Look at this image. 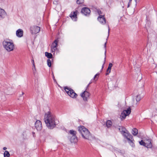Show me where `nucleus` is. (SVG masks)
Listing matches in <instances>:
<instances>
[{
	"label": "nucleus",
	"instance_id": "obj_22",
	"mask_svg": "<svg viewBox=\"0 0 157 157\" xmlns=\"http://www.w3.org/2000/svg\"><path fill=\"white\" fill-rule=\"evenodd\" d=\"M126 138H127L128 137L129 135H131L129 132L126 130L125 132L124 133L122 134Z\"/></svg>",
	"mask_w": 157,
	"mask_h": 157
},
{
	"label": "nucleus",
	"instance_id": "obj_9",
	"mask_svg": "<svg viewBox=\"0 0 157 157\" xmlns=\"http://www.w3.org/2000/svg\"><path fill=\"white\" fill-rule=\"evenodd\" d=\"M81 12L86 16H88L90 13V10L88 8L84 7L82 9Z\"/></svg>",
	"mask_w": 157,
	"mask_h": 157
},
{
	"label": "nucleus",
	"instance_id": "obj_26",
	"mask_svg": "<svg viewBox=\"0 0 157 157\" xmlns=\"http://www.w3.org/2000/svg\"><path fill=\"white\" fill-rule=\"evenodd\" d=\"M84 2V0H77V3L78 4H82Z\"/></svg>",
	"mask_w": 157,
	"mask_h": 157
},
{
	"label": "nucleus",
	"instance_id": "obj_20",
	"mask_svg": "<svg viewBox=\"0 0 157 157\" xmlns=\"http://www.w3.org/2000/svg\"><path fill=\"white\" fill-rule=\"evenodd\" d=\"M112 123L110 120H108L106 123V126L108 128H110L112 125Z\"/></svg>",
	"mask_w": 157,
	"mask_h": 157
},
{
	"label": "nucleus",
	"instance_id": "obj_7",
	"mask_svg": "<svg viewBox=\"0 0 157 157\" xmlns=\"http://www.w3.org/2000/svg\"><path fill=\"white\" fill-rule=\"evenodd\" d=\"M30 30L32 34H36L40 31V29L39 26H33L30 27Z\"/></svg>",
	"mask_w": 157,
	"mask_h": 157
},
{
	"label": "nucleus",
	"instance_id": "obj_13",
	"mask_svg": "<svg viewBox=\"0 0 157 157\" xmlns=\"http://www.w3.org/2000/svg\"><path fill=\"white\" fill-rule=\"evenodd\" d=\"M145 147L148 148H151L152 147L151 140V139L147 140L146 141Z\"/></svg>",
	"mask_w": 157,
	"mask_h": 157
},
{
	"label": "nucleus",
	"instance_id": "obj_2",
	"mask_svg": "<svg viewBox=\"0 0 157 157\" xmlns=\"http://www.w3.org/2000/svg\"><path fill=\"white\" fill-rule=\"evenodd\" d=\"M78 129L83 138L88 140H90L92 136L90 132L87 128L83 126H81L78 127Z\"/></svg>",
	"mask_w": 157,
	"mask_h": 157
},
{
	"label": "nucleus",
	"instance_id": "obj_3",
	"mask_svg": "<svg viewBox=\"0 0 157 157\" xmlns=\"http://www.w3.org/2000/svg\"><path fill=\"white\" fill-rule=\"evenodd\" d=\"M2 44L4 48L8 52L13 51L14 48V44L12 40L6 39L4 40Z\"/></svg>",
	"mask_w": 157,
	"mask_h": 157
},
{
	"label": "nucleus",
	"instance_id": "obj_4",
	"mask_svg": "<svg viewBox=\"0 0 157 157\" xmlns=\"http://www.w3.org/2000/svg\"><path fill=\"white\" fill-rule=\"evenodd\" d=\"M64 90L71 97L75 98L77 96V94L75 92L74 90L68 87H65Z\"/></svg>",
	"mask_w": 157,
	"mask_h": 157
},
{
	"label": "nucleus",
	"instance_id": "obj_17",
	"mask_svg": "<svg viewBox=\"0 0 157 157\" xmlns=\"http://www.w3.org/2000/svg\"><path fill=\"white\" fill-rule=\"evenodd\" d=\"M77 138L76 136H72L70 139V141L71 143H75L77 141Z\"/></svg>",
	"mask_w": 157,
	"mask_h": 157
},
{
	"label": "nucleus",
	"instance_id": "obj_12",
	"mask_svg": "<svg viewBox=\"0 0 157 157\" xmlns=\"http://www.w3.org/2000/svg\"><path fill=\"white\" fill-rule=\"evenodd\" d=\"M78 13V11L76 10L75 11L72 12L70 14V17L74 21H76L77 15Z\"/></svg>",
	"mask_w": 157,
	"mask_h": 157
},
{
	"label": "nucleus",
	"instance_id": "obj_16",
	"mask_svg": "<svg viewBox=\"0 0 157 157\" xmlns=\"http://www.w3.org/2000/svg\"><path fill=\"white\" fill-rule=\"evenodd\" d=\"M113 65L112 63H109V65L108 68L107 69V71H106V75H109V74L110 73L111 69Z\"/></svg>",
	"mask_w": 157,
	"mask_h": 157
},
{
	"label": "nucleus",
	"instance_id": "obj_1",
	"mask_svg": "<svg viewBox=\"0 0 157 157\" xmlns=\"http://www.w3.org/2000/svg\"><path fill=\"white\" fill-rule=\"evenodd\" d=\"M44 121L47 127L49 129H52L56 126L55 117L49 112L45 114Z\"/></svg>",
	"mask_w": 157,
	"mask_h": 157
},
{
	"label": "nucleus",
	"instance_id": "obj_23",
	"mask_svg": "<svg viewBox=\"0 0 157 157\" xmlns=\"http://www.w3.org/2000/svg\"><path fill=\"white\" fill-rule=\"evenodd\" d=\"M6 13L4 10L0 9V16L3 17V16L6 15Z\"/></svg>",
	"mask_w": 157,
	"mask_h": 157
},
{
	"label": "nucleus",
	"instance_id": "obj_14",
	"mask_svg": "<svg viewBox=\"0 0 157 157\" xmlns=\"http://www.w3.org/2000/svg\"><path fill=\"white\" fill-rule=\"evenodd\" d=\"M23 32L22 30L19 29L16 31V35L18 37H21L23 36Z\"/></svg>",
	"mask_w": 157,
	"mask_h": 157
},
{
	"label": "nucleus",
	"instance_id": "obj_37",
	"mask_svg": "<svg viewBox=\"0 0 157 157\" xmlns=\"http://www.w3.org/2000/svg\"><path fill=\"white\" fill-rule=\"evenodd\" d=\"M32 61H33L32 63H33V65L35 64L34 60H33Z\"/></svg>",
	"mask_w": 157,
	"mask_h": 157
},
{
	"label": "nucleus",
	"instance_id": "obj_11",
	"mask_svg": "<svg viewBox=\"0 0 157 157\" xmlns=\"http://www.w3.org/2000/svg\"><path fill=\"white\" fill-rule=\"evenodd\" d=\"M98 20L103 25L105 24L106 23V20L104 17V15L99 16L98 17Z\"/></svg>",
	"mask_w": 157,
	"mask_h": 157
},
{
	"label": "nucleus",
	"instance_id": "obj_8",
	"mask_svg": "<svg viewBox=\"0 0 157 157\" xmlns=\"http://www.w3.org/2000/svg\"><path fill=\"white\" fill-rule=\"evenodd\" d=\"M80 95L84 101H87L90 96V94L88 91H85L81 94Z\"/></svg>",
	"mask_w": 157,
	"mask_h": 157
},
{
	"label": "nucleus",
	"instance_id": "obj_39",
	"mask_svg": "<svg viewBox=\"0 0 157 157\" xmlns=\"http://www.w3.org/2000/svg\"><path fill=\"white\" fill-rule=\"evenodd\" d=\"M24 92H22V95H23L24 94Z\"/></svg>",
	"mask_w": 157,
	"mask_h": 157
},
{
	"label": "nucleus",
	"instance_id": "obj_5",
	"mask_svg": "<svg viewBox=\"0 0 157 157\" xmlns=\"http://www.w3.org/2000/svg\"><path fill=\"white\" fill-rule=\"evenodd\" d=\"M131 109L130 107L128 108L127 110H124L121 113L120 116L121 120L124 119L126 116L128 115L131 113Z\"/></svg>",
	"mask_w": 157,
	"mask_h": 157
},
{
	"label": "nucleus",
	"instance_id": "obj_24",
	"mask_svg": "<svg viewBox=\"0 0 157 157\" xmlns=\"http://www.w3.org/2000/svg\"><path fill=\"white\" fill-rule=\"evenodd\" d=\"M69 132L71 135L72 136H76V132L75 131L73 130H70L69 131Z\"/></svg>",
	"mask_w": 157,
	"mask_h": 157
},
{
	"label": "nucleus",
	"instance_id": "obj_36",
	"mask_svg": "<svg viewBox=\"0 0 157 157\" xmlns=\"http://www.w3.org/2000/svg\"><path fill=\"white\" fill-rule=\"evenodd\" d=\"M6 149H7V148H6V147H3V149L4 150H6Z\"/></svg>",
	"mask_w": 157,
	"mask_h": 157
},
{
	"label": "nucleus",
	"instance_id": "obj_41",
	"mask_svg": "<svg viewBox=\"0 0 157 157\" xmlns=\"http://www.w3.org/2000/svg\"><path fill=\"white\" fill-rule=\"evenodd\" d=\"M89 86V84L88 85V86H87V87H88V86Z\"/></svg>",
	"mask_w": 157,
	"mask_h": 157
},
{
	"label": "nucleus",
	"instance_id": "obj_21",
	"mask_svg": "<svg viewBox=\"0 0 157 157\" xmlns=\"http://www.w3.org/2000/svg\"><path fill=\"white\" fill-rule=\"evenodd\" d=\"M45 56L48 58L49 59L52 58V54L51 53L47 52H45Z\"/></svg>",
	"mask_w": 157,
	"mask_h": 157
},
{
	"label": "nucleus",
	"instance_id": "obj_18",
	"mask_svg": "<svg viewBox=\"0 0 157 157\" xmlns=\"http://www.w3.org/2000/svg\"><path fill=\"white\" fill-rule=\"evenodd\" d=\"M119 130L122 134L127 130L125 128L122 126L119 127Z\"/></svg>",
	"mask_w": 157,
	"mask_h": 157
},
{
	"label": "nucleus",
	"instance_id": "obj_31",
	"mask_svg": "<svg viewBox=\"0 0 157 157\" xmlns=\"http://www.w3.org/2000/svg\"><path fill=\"white\" fill-rule=\"evenodd\" d=\"M99 75V74H97L94 76V80L96 81H97L98 79V77Z\"/></svg>",
	"mask_w": 157,
	"mask_h": 157
},
{
	"label": "nucleus",
	"instance_id": "obj_33",
	"mask_svg": "<svg viewBox=\"0 0 157 157\" xmlns=\"http://www.w3.org/2000/svg\"><path fill=\"white\" fill-rule=\"evenodd\" d=\"M98 14L99 15V16L100 15H102L101 14H102V12H101L100 10H98Z\"/></svg>",
	"mask_w": 157,
	"mask_h": 157
},
{
	"label": "nucleus",
	"instance_id": "obj_38",
	"mask_svg": "<svg viewBox=\"0 0 157 157\" xmlns=\"http://www.w3.org/2000/svg\"><path fill=\"white\" fill-rule=\"evenodd\" d=\"M106 43H105V48H106Z\"/></svg>",
	"mask_w": 157,
	"mask_h": 157
},
{
	"label": "nucleus",
	"instance_id": "obj_19",
	"mask_svg": "<svg viewBox=\"0 0 157 157\" xmlns=\"http://www.w3.org/2000/svg\"><path fill=\"white\" fill-rule=\"evenodd\" d=\"M132 133L134 136H136L138 133V130L136 128H133L132 130Z\"/></svg>",
	"mask_w": 157,
	"mask_h": 157
},
{
	"label": "nucleus",
	"instance_id": "obj_6",
	"mask_svg": "<svg viewBox=\"0 0 157 157\" xmlns=\"http://www.w3.org/2000/svg\"><path fill=\"white\" fill-rule=\"evenodd\" d=\"M58 40H55L54 42L52 44L51 47V51L52 53L54 54L55 51L57 49L58 46Z\"/></svg>",
	"mask_w": 157,
	"mask_h": 157
},
{
	"label": "nucleus",
	"instance_id": "obj_15",
	"mask_svg": "<svg viewBox=\"0 0 157 157\" xmlns=\"http://www.w3.org/2000/svg\"><path fill=\"white\" fill-rule=\"evenodd\" d=\"M129 136L126 138L127 139L129 143H131V145L133 146L134 145V143L133 142V136L132 135H129Z\"/></svg>",
	"mask_w": 157,
	"mask_h": 157
},
{
	"label": "nucleus",
	"instance_id": "obj_10",
	"mask_svg": "<svg viewBox=\"0 0 157 157\" xmlns=\"http://www.w3.org/2000/svg\"><path fill=\"white\" fill-rule=\"evenodd\" d=\"M35 127L38 131H40L42 128V125L41 122L39 120H37L35 123Z\"/></svg>",
	"mask_w": 157,
	"mask_h": 157
},
{
	"label": "nucleus",
	"instance_id": "obj_27",
	"mask_svg": "<svg viewBox=\"0 0 157 157\" xmlns=\"http://www.w3.org/2000/svg\"><path fill=\"white\" fill-rule=\"evenodd\" d=\"M106 52V51H105V58H104V61L103 62V64H102V70L104 67L105 64V62Z\"/></svg>",
	"mask_w": 157,
	"mask_h": 157
},
{
	"label": "nucleus",
	"instance_id": "obj_28",
	"mask_svg": "<svg viewBox=\"0 0 157 157\" xmlns=\"http://www.w3.org/2000/svg\"><path fill=\"white\" fill-rule=\"evenodd\" d=\"M141 100V97L140 95H137L136 97V101L137 102Z\"/></svg>",
	"mask_w": 157,
	"mask_h": 157
},
{
	"label": "nucleus",
	"instance_id": "obj_29",
	"mask_svg": "<svg viewBox=\"0 0 157 157\" xmlns=\"http://www.w3.org/2000/svg\"><path fill=\"white\" fill-rule=\"evenodd\" d=\"M47 63L49 67H50L51 65V60L50 59H48L47 60Z\"/></svg>",
	"mask_w": 157,
	"mask_h": 157
},
{
	"label": "nucleus",
	"instance_id": "obj_40",
	"mask_svg": "<svg viewBox=\"0 0 157 157\" xmlns=\"http://www.w3.org/2000/svg\"><path fill=\"white\" fill-rule=\"evenodd\" d=\"M137 0H135L136 2Z\"/></svg>",
	"mask_w": 157,
	"mask_h": 157
},
{
	"label": "nucleus",
	"instance_id": "obj_30",
	"mask_svg": "<svg viewBox=\"0 0 157 157\" xmlns=\"http://www.w3.org/2000/svg\"><path fill=\"white\" fill-rule=\"evenodd\" d=\"M140 144L142 145L145 146L146 144L143 140H141L139 142Z\"/></svg>",
	"mask_w": 157,
	"mask_h": 157
},
{
	"label": "nucleus",
	"instance_id": "obj_32",
	"mask_svg": "<svg viewBox=\"0 0 157 157\" xmlns=\"http://www.w3.org/2000/svg\"><path fill=\"white\" fill-rule=\"evenodd\" d=\"M33 72L34 73L36 71V67H35V64L33 65Z\"/></svg>",
	"mask_w": 157,
	"mask_h": 157
},
{
	"label": "nucleus",
	"instance_id": "obj_34",
	"mask_svg": "<svg viewBox=\"0 0 157 157\" xmlns=\"http://www.w3.org/2000/svg\"><path fill=\"white\" fill-rule=\"evenodd\" d=\"M132 0H129V2L128 3V7H129L130 5L131 4L132 1Z\"/></svg>",
	"mask_w": 157,
	"mask_h": 157
},
{
	"label": "nucleus",
	"instance_id": "obj_25",
	"mask_svg": "<svg viewBox=\"0 0 157 157\" xmlns=\"http://www.w3.org/2000/svg\"><path fill=\"white\" fill-rule=\"evenodd\" d=\"M4 157H10V155L9 151H5L4 153Z\"/></svg>",
	"mask_w": 157,
	"mask_h": 157
},
{
	"label": "nucleus",
	"instance_id": "obj_35",
	"mask_svg": "<svg viewBox=\"0 0 157 157\" xmlns=\"http://www.w3.org/2000/svg\"><path fill=\"white\" fill-rule=\"evenodd\" d=\"M108 36L109 35V31H110V28L109 27V25H108Z\"/></svg>",
	"mask_w": 157,
	"mask_h": 157
}]
</instances>
